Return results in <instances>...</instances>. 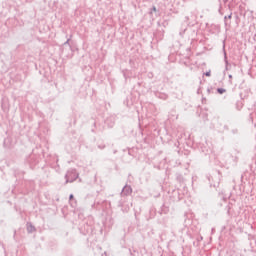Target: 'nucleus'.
<instances>
[{
  "instance_id": "nucleus-1",
  "label": "nucleus",
  "mask_w": 256,
  "mask_h": 256,
  "mask_svg": "<svg viewBox=\"0 0 256 256\" xmlns=\"http://www.w3.org/2000/svg\"><path fill=\"white\" fill-rule=\"evenodd\" d=\"M77 177H79V175L77 174V172L75 170L67 172L66 183H73V181H75V179H77Z\"/></svg>"
},
{
  "instance_id": "nucleus-6",
  "label": "nucleus",
  "mask_w": 256,
  "mask_h": 256,
  "mask_svg": "<svg viewBox=\"0 0 256 256\" xmlns=\"http://www.w3.org/2000/svg\"><path fill=\"white\" fill-rule=\"evenodd\" d=\"M153 11H157V8H156V7H153Z\"/></svg>"
},
{
  "instance_id": "nucleus-8",
  "label": "nucleus",
  "mask_w": 256,
  "mask_h": 256,
  "mask_svg": "<svg viewBox=\"0 0 256 256\" xmlns=\"http://www.w3.org/2000/svg\"><path fill=\"white\" fill-rule=\"evenodd\" d=\"M233 76L229 75V78L231 79Z\"/></svg>"
},
{
  "instance_id": "nucleus-3",
  "label": "nucleus",
  "mask_w": 256,
  "mask_h": 256,
  "mask_svg": "<svg viewBox=\"0 0 256 256\" xmlns=\"http://www.w3.org/2000/svg\"><path fill=\"white\" fill-rule=\"evenodd\" d=\"M27 231L28 233H33L35 231V226H32L31 224H27Z\"/></svg>"
},
{
  "instance_id": "nucleus-5",
  "label": "nucleus",
  "mask_w": 256,
  "mask_h": 256,
  "mask_svg": "<svg viewBox=\"0 0 256 256\" xmlns=\"http://www.w3.org/2000/svg\"><path fill=\"white\" fill-rule=\"evenodd\" d=\"M218 93H225V90L219 88V89H218Z\"/></svg>"
},
{
  "instance_id": "nucleus-2",
  "label": "nucleus",
  "mask_w": 256,
  "mask_h": 256,
  "mask_svg": "<svg viewBox=\"0 0 256 256\" xmlns=\"http://www.w3.org/2000/svg\"><path fill=\"white\" fill-rule=\"evenodd\" d=\"M132 191L131 186H125L122 190V195H131Z\"/></svg>"
},
{
  "instance_id": "nucleus-7",
  "label": "nucleus",
  "mask_w": 256,
  "mask_h": 256,
  "mask_svg": "<svg viewBox=\"0 0 256 256\" xmlns=\"http://www.w3.org/2000/svg\"><path fill=\"white\" fill-rule=\"evenodd\" d=\"M70 199H73V194L70 195Z\"/></svg>"
},
{
  "instance_id": "nucleus-4",
  "label": "nucleus",
  "mask_w": 256,
  "mask_h": 256,
  "mask_svg": "<svg viewBox=\"0 0 256 256\" xmlns=\"http://www.w3.org/2000/svg\"><path fill=\"white\" fill-rule=\"evenodd\" d=\"M206 77H211V71L205 73Z\"/></svg>"
}]
</instances>
